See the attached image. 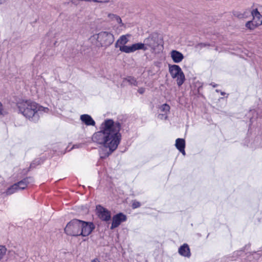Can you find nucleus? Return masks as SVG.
<instances>
[{"label":"nucleus","instance_id":"1","mask_svg":"<svg viewBox=\"0 0 262 262\" xmlns=\"http://www.w3.org/2000/svg\"><path fill=\"white\" fill-rule=\"evenodd\" d=\"M120 129L119 122L107 119L101 123L100 130L93 134V141L103 147L99 150L101 159L108 157L117 148L121 139Z\"/></svg>","mask_w":262,"mask_h":262},{"label":"nucleus","instance_id":"2","mask_svg":"<svg viewBox=\"0 0 262 262\" xmlns=\"http://www.w3.org/2000/svg\"><path fill=\"white\" fill-rule=\"evenodd\" d=\"M19 113L27 119L34 122L39 120L40 116L43 113H48L49 109L39 105L30 100H22L17 103Z\"/></svg>","mask_w":262,"mask_h":262},{"label":"nucleus","instance_id":"3","mask_svg":"<svg viewBox=\"0 0 262 262\" xmlns=\"http://www.w3.org/2000/svg\"><path fill=\"white\" fill-rule=\"evenodd\" d=\"M90 40L92 44L98 48L106 49L113 43L115 37L111 32L104 31L92 35Z\"/></svg>","mask_w":262,"mask_h":262},{"label":"nucleus","instance_id":"4","mask_svg":"<svg viewBox=\"0 0 262 262\" xmlns=\"http://www.w3.org/2000/svg\"><path fill=\"white\" fill-rule=\"evenodd\" d=\"M168 71L171 78L176 79L177 85L181 86L185 80V76L181 67L177 64H169Z\"/></svg>","mask_w":262,"mask_h":262},{"label":"nucleus","instance_id":"5","mask_svg":"<svg viewBox=\"0 0 262 262\" xmlns=\"http://www.w3.org/2000/svg\"><path fill=\"white\" fill-rule=\"evenodd\" d=\"M81 221L73 220L70 221L64 228V231L67 234L72 236L80 235V226Z\"/></svg>","mask_w":262,"mask_h":262},{"label":"nucleus","instance_id":"6","mask_svg":"<svg viewBox=\"0 0 262 262\" xmlns=\"http://www.w3.org/2000/svg\"><path fill=\"white\" fill-rule=\"evenodd\" d=\"M130 36L129 34L123 35L119 37L115 43V47L119 48V50L125 53L126 48H128V46L126 44L128 42V38Z\"/></svg>","mask_w":262,"mask_h":262},{"label":"nucleus","instance_id":"7","mask_svg":"<svg viewBox=\"0 0 262 262\" xmlns=\"http://www.w3.org/2000/svg\"><path fill=\"white\" fill-rule=\"evenodd\" d=\"M96 214L100 219L107 221L111 219V212L100 205L96 206Z\"/></svg>","mask_w":262,"mask_h":262},{"label":"nucleus","instance_id":"8","mask_svg":"<svg viewBox=\"0 0 262 262\" xmlns=\"http://www.w3.org/2000/svg\"><path fill=\"white\" fill-rule=\"evenodd\" d=\"M94 228V226L93 223L81 221L80 235L83 236H88L92 232Z\"/></svg>","mask_w":262,"mask_h":262},{"label":"nucleus","instance_id":"9","mask_svg":"<svg viewBox=\"0 0 262 262\" xmlns=\"http://www.w3.org/2000/svg\"><path fill=\"white\" fill-rule=\"evenodd\" d=\"M142 44L144 46V51H146L148 49L155 50L157 46V42L156 38L151 35L145 38Z\"/></svg>","mask_w":262,"mask_h":262},{"label":"nucleus","instance_id":"10","mask_svg":"<svg viewBox=\"0 0 262 262\" xmlns=\"http://www.w3.org/2000/svg\"><path fill=\"white\" fill-rule=\"evenodd\" d=\"M126 220V216L122 213H118L114 215L113 217V222L111 226V229H114L120 225V224Z\"/></svg>","mask_w":262,"mask_h":262},{"label":"nucleus","instance_id":"11","mask_svg":"<svg viewBox=\"0 0 262 262\" xmlns=\"http://www.w3.org/2000/svg\"><path fill=\"white\" fill-rule=\"evenodd\" d=\"M169 55L173 62L175 63L181 62L184 58L183 54L176 50H171L169 53Z\"/></svg>","mask_w":262,"mask_h":262},{"label":"nucleus","instance_id":"12","mask_svg":"<svg viewBox=\"0 0 262 262\" xmlns=\"http://www.w3.org/2000/svg\"><path fill=\"white\" fill-rule=\"evenodd\" d=\"M80 120L81 122L86 126H95V121L92 117L88 114H83L80 116Z\"/></svg>","mask_w":262,"mask_h":262},{"label":"nucleus","instance_id":"13","mask_svg":"<svg viewBox=\"0 0 262 262\" xmlns=\"http://www.w3.org/2000/svg\"><path fill=\"white\" fill-rule=\"evenodd\" d=\"M253 17L252 20L255 24V26L258 27L262 24V16L257 9H253L251 11Z\"/></svg>","mask_w":262,"mask_h":262},{"label":"nucleus","instance_id":"14","mask_svg":"<svg viewBox=\"0 0 262 262\" xmlns=\"http://www.w3.org/2000/svg\"><path fill=\"white\" fill-rule=\"evenodd\" d=\"M144 45L142 42H138L128 46V48H126L125 53H134L138 50H143L144 51Z\"/></svg>","mask_w":262,"mask_h":262},{"label":"nucleus","instance_id":"15","mask_svg":"<svg viewBox=\"0 0 262 262\" xmlns=\"http://www.w3.org/2000/svg\"><path fill=\"white\" fill-rule=\"evenodd\" d=\"M178 252L179 254L182 256L186 257H190L191 252L190 248L187 244H184L179 248Z\"/></svg>","mask_w":262,"mask_h":262},{"label":"nucleus","instance_id":"16","mask_svg":"<svg viewBox=\"0 0 262 262\" xmlns=\"http://www.w3.org/2000/svg\"><path fill=\"white\" fill-rule=\"evenodd\" d=\"M108 18L110 20L116 22L119 25V27H122L124 26V24L122 22L121 18L116 14L110 13L108 14Z\"/></svg>","mask_w":262,"mask_h":262},{"label":"nucleus","instance_id":"17","mask_svg":"<svg viewBox=\"0 0 262 262\" xmlns=\"http://www.w3.org/2000/svg\"><path fill=\"white\" fill-rule=\"evenodd\" d=\"M20 190L18 186V185L16 183L12 185L10 187H9L6 191L5 193L7 195H11L12 194Z\"/></svg>","mask_w":262,"mask_h":262},{"label":"nucleus","instance_id":"18","mask_svg":"<svg viewBox=\"0 0 262 262\" xmlns=\"http://www.w3.org/2000/svg\"><path fill=\"white\" fill-rule=\"evenodd\" d=\"M30 178H27L17 183L20 190L25 189L27 187L28 184L30 183Z\"/></svg>","mask_w":262,"mask_h":262},{"label":"nucleus","instance_id":"19","mask_svg":"<svg viewBox=\"0 0 262 262\" xmlns=\"http://www.w3.org/2000/svg\"><path fill=\"white\" fill-rule=\"evenodd\" d=\"M175 146L176 148L179 150L182 148L185 147V141L184 139L178 138L176 141Z\"/></svg>","mask_w":262,"mask_h":262},{"label":"nucleus","instance_id":"20","mask_svg":"<svg viewBox=\"0 0 262 262\" xmlns=\"http://www.w3.org/2000/svg\"><path fill=\"white\" fill-rule=\"evenodd\" d=\"M160 109L161 112H163L164 114H167L170 110V106L167 104H164L161 106Z\"/></svg>","mask_w":262,"mask_h":262},{"label":"nucleus","instance_id":"21","mask_svg":"<svg viewBox=\"0 0 262 262\" xmlns=\"http://www.w3.org/2000/svg\"><path fill=\"white\" fill-rule=\"evenodd\" d=\"M7 252L6 248L4 246H0V261L4 257Z\"/></svg>","mask_w":262,"mask_h":262},{"label":"nucleus","instance_id":"22","mask_svg":"<svg viewBox=\"0 0 262 262\" xmlns=\"http://www.w3.org/2000/svg\"><path fill=\"white\" fill-rule=\"evenodd\" d=\"M246 26L247 28L250 30H253L255 28L257 27V26H255V24L253 20H250L247 22L246 24Z\"/></svg>","mask_w":262,"mask_h":262},{"label":"nucleus","instance_id":"23","mask_svg":"<svg viewBox=\"0 0 262 262\" xmlns=\"http://www.w3.org/2000/svg\"><path fill=\"white\" fill-rule=\"evenodd\" d=\"M126 80L131 84L135 85L137 84L136 79L134 77H128L126 79Z\"/></svg>","mask_w":262,"mask_h":262},{"label":"nucleus","instance_id":"24","mask_svg":"<svg viewBox=\"0 0 262 262\" xmlns=\"http://www.w3.org/2000/svg\"><path fill=\"white\" fill-rule=\"evenodd\" d=\"M6 113H7L6 111H5L2 102L0 101V115H4Z\"/></svg>","mask_w":262,"mask_h":262},{"label":"nucleus","instance_id":"25","mask_svg":"<svg viewBox=\"0 0 262 262\" xmlns=\"http://www.w3.org/2000/svg\"><path fill=\"white\" fill-rule=\"evenodd\" d=\"M110 0H88V2H94L99 3H109Z\"/></svg>","mask_w":262,"mask_h":262},{"label":"nucleus","instance_id":"26","mask_svg":"<svg viewBox=\"0 0 262 262\" xmlns=\"http://www.w3.org/2000/svg\"><path fill=\"white\" fill-rule=\"evenodd\" d=\"M140 204L138 202H135L133 203L132 207L133 208H137L140 207Z\"/></svg>","mask_w":262,"mask_h":262},{"label":"nucleus","instance_id":"27","mask_svg":"<svg viewBox=\"0 0 262 262\" xmlns=\"http://www.w3.org/2000/svg\"><path fill=\"white\" fill-rule=\"evenodd\" d=\"M138 91L140 94H143L145 92V89L143 88H140L139 89Z\"/></svg>","mask_w":262,"mask_h":262},{"label":"nucleus","instance_id":"28","mask_svg":"<svg viewBox=\"0 0 262 262\" xmlns=\"http://www.w3.org/2000/svg\"><path fill=\"white\" fill-rule=\"evenodd\" d=\"M180 152H181L184 156L186 155L185 151V148H182L181 149L179 150Z\"/></svg>","mask_w":262,"mask_h":262},{"label":"nucleus","instance_id":"29","mask_svg":"<svg viewBox=\"0 0 262 262\" xmlns=\"http://www.w3.org/2000/svg\"><path fill=\"white\" fill-rule=\"evenodd\" d=\"M7 0H0V5L4 4Z\"/></svg>","mask_w":262,"mask_h":262},{"label":"nucleus","instance_id":"30","mask_svg":"<svg viewBox=\"0 0 262 262\" xmlns=\"http://www.w3.org/2000/svg\"><path fill=\"white\" fill-rule=\"evenodd\" d=\"M91 262H100V261L98 259L95 258V259L92 260Z\"/></svg>","mask_w":262,"mask_h":262},{"label":"nucleus","instance_id":"31","mask_svg":"<svg viewBox=\"0 0 262 262\" xmlns=\"http://www.w3.org/2000/svg\"><path fill=\"white\" fill-rule=\"evenodd\" d=\"M78 146L77 145H74L73 148H77Z\"/></svg>","mask_w":262,"mask_h":262},{"label":"nucleus","instance_id":"32","mask_svg":"<svg viewBox=\"0 0 262 262\" xmlns=\"http://www.w3.org/2000/svg\"><path fill=\"white\" fill-rule=\"evenodd\" d=\"M225 93H224V92H222V93H221V94H222V95H225Z\"/></svg>","mask_w":262,"mask_h":262}]
</instances>
